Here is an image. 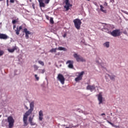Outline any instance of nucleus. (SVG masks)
<instances>
[{"label": "nucleus", "instance_id": "48", "mask_svg": "<svg viewBox=\"0 0 128 128\" xmlns=\"http://www.w3.org/2000/svg\"><path fill=\"white\" fill-rule=\"evenodd\" d=\"M30 2H32V0H30Z\"/></svg>", "mask_w": 128, "mask_h": 128}, {"label": "nucleus", "instance_id": "13", "mask_svg": "<svg viewBox=\"0 0 128 128\" xmlns=\"http://www.w3.org/2000/svg\"><path fill=\"white\" fill-rule=\"evenodd\" d=\"M21 30H22V26H20L19 28L17 27L16 29L15 30L16 33V34H17V36H18V34H20V32Z\"/></svg>", "mask_w": 128, "mask_h": 128}, {"label": "nucleus", "instance_id": "42", "mask_svg": "<svg viewBox=\"0 0 128 128\" xmlns=\"http://www.w3.org/2000/svg\"><path fill=\"white\" fill-rule=\"evenodd\" d=\"M7 4V6H8V2H6Z\"/></svg>", "mask_w": 128, "mask_h": 128}, {"label": "nucleus", "instance_id": "11", "mask_svg": "<svg viewBox=\"0 0 128 128\" xmlns=\"http://www.w3.org/2000/svg\"><path fill=\"white\" fill-rule=\"evenodd\" d=\"M86 90L92 92L94 90H96V86L94 85H88L86 88Z\"/></svg>", "mask_w": 128, "mask_h": 128}, {"label": "nucleus", "instance_id": "33", "mask_svg": "<svg viewBox=\"0 0 128 128\" xmlns=\"http://www.w3.org/2000/svg\"><path fill=\"white\" fill-rule=\"evenodd\" d=\"M30 122V126H36V123L32 122V121H31Z\"/></svg>", "mask_w": 128, "mask_h": 128}, {"label": "nucleus", "instance_id": "9", "mask_svg": "<svg viewBox=\"0 0 128 128\" xmlns=\"http://www.w3.org/2000/svg\"><path fill=\"white\" fill-rule=\"evenodd\" d=\"M74 60H68L66 62V64H68V68H74Z\"/></svg>", "mask_w": 128, "mask_h": 128}, {"label": "nucleus", "instance_id": "6", "mask_svg": "<svg viewBox=\"0 0 128 128\" xmlns=\"http://www.w3.org/2000/svg\"><path fill=\"white\" fill-rule=\"evenodd\" d=\"M111 36H114V38L120 36V30L116 29L114 30L111 33Z\"/></svg>", "mask_w": 128, "mask_h": 128}, {"label": "nucleus", "instance_id": "27", "mask_svg": "<svg viewBox=\"0 0 128 128\" xmlns=\"http://www.w3.org/2000/svg\"><path fill=\"white\" fill-rule=\"evenodd\" d=\"M34 68L35 70H38V66L36 65H34Z\"/></svg>", "mask_w": 128, "mask_h": 128}, {"label": "nucleus", "instance_id": "47", "mask_svg": "<svg viewBox=\"0 0 128 128\" xmlns=\"http://www.w3.org/2000/svg\"><path fill=\"white\" fill-rule=\"evenodd\" d=\"M50 2V0H48Z\"/></svg>", "mask_w": 128, "mask_h": 128}, {"label": "nucleus", "instance_id": "39", "mask_svg": "<svg viewBox=\"0 0 128 128\" xmlns=\"http://www.w3.org/2000/svg\"><path fill=\"white\" fill-rule=\"evenodd\" d=\"M16 28V26L14 25V26H13V28H14H14Z\"/></svg>", "mask_w": 128, "mask_h": 128}, {"label": "nucleus", "instance_id": "38", "mask_svg": "<svg viewBox=\"0 0 128 128\" xmlns=\"http://www.w3.org/2000/svg\"><path fill=\"white\" fill-rule=\"evenodd\" d=\"M32 6L33 8L34 9L36 7L34 6V4H32Z\"/></svg>", "mask_w": 128, "mask_h": 128}, {"label": "nucleus", "instance_id": "45", "mask_svg": "<svg viewBox=\"0 0 128 128\" xmlns=\"http://www.w3.org/2000/svg\"><path fill=\"white\" fill-rule=\"evenodd\" d=\"M88 0V2H90V0Z\"/></svg>", "mask_w": 128, "mask_h": 128}, {"label": "nucleus", "instance_id": "12", "mask_svg": "<svg viewBox=\"0 0 128 128\" xmlns=\"http://www.w3.org/2000/svg\"><path fill=\"white\" fill-rule=\"evenodd\" d=\"M66 6H64V8H66V10H70V6H72L70 4V0H66Z\"/></svg>", "mask_w": 128, "mask_h": 128}, {"label": "nucleus", "instance_id": "30", "mask_svg": "<svg viewBox=\"0 0 128 128\" xmlns=\"http://www.w3.org/2000/svg\"><path fill=\"white\" fill-rule=\"evenodd\" d=\"M34 77L36 80H40V77L38 76V74H35Z\"/></svg>", "mask_w": 128, "mask_h": 128}, {"label": "nucleus", "instance_id": "20", "mask_svg": "<svg viewBox=\"0 0 128 128\" xmlns=\"http://www.w3.org/2000/svg\"><path fill=\"white\" fill-rule=\"evenodd\" d=\"M39 74H44L46 72V69H40L38 70Z\"/></svg>", "mask_w": 128, "mask_h": 128}, {"label": "nucleus", "instance_id": "34", "mask_svg": "<svg viewBox=\"0 0 128 128\" xmlns=\"http://www.w3.org/2000/svg\"><path fill=\"white\" fill-rule=\"evenodd\" d=\"M28 34H26V40H28Z\"/></svg>", "mask_w": 128, "mask_h": 128}, {"label": "nucleus", "instance_id": "10", "mask_svg": "<svg viewBox=\"0 0 128 128\" xmlns=\"http://www.w3.org/2000/svg\"><path fill=\"white\" fill-rule=\"evenodd\" d=\"M102 98V93H100L98 97V99L99 102L98 104H102V102H104V100Z\"/></svg>", "mask_w": 128, "mask_h": 128}, {"label": "nucleus", "instance_id": "18", "mask_svg": "<svg viewBox=\"0 0 128 128\" xmlns=\"http://www.w3.org/2000/svg\"><path fill=\"white\" fill-rule=\"evenodd\" d=\"M24 32H25L26 34H30V32L26 28H25L24 30Z\"/></svg>", "mask_w": 128, "mask_h": 128}, {"label": "nucleus", "instance_id": "41", "mask_svg": "<svg viewBox=\"0 0 128 128\" xmlns=\"http://www.w3.org/2000/svg\"><path fill=\"white\" fill-rule=\"evenodd\" d=\"M101 116H106V114H104V113L102 114Z\"/></svg>", "mask_w": 128, "mask_h": 128}, {"label": "nucleus", "instance_id": "8", "mask_svg": "<svg viewBox=\"0 0 128 128\" xmlns=\"http://www.w3.org/2000/svg\"><path fill=\"white\" fill-rule=\"evenodd\" d=\"M84 74V71L79 72L78 76L75 78V82H80V80H82Z\"/></svg>", "mask_w": 128, "mask_h": 128}, {"label": "nucleus", "instance_id": "14", "mask_svg": "<svg viewBox=\"0 0 128 128\" xmlns=\"http://www.w3.org/2000/svg\"><path fill=\"white\" fill-rule=\"evenodd\" d=\"M39 120L42 121V120L43 118H44V113L42 112V110H40L39 112Z\"/></svg>", "mask_w": 128, "mask_h": 128}, {"label": "nucleus", "instance_id": "21", "mask_svg": "<svg viewBox=\"0 0 128 128\" xmlns=\"http://www.w3.org/2000/svg\"><path fill=\"white\" fill-rule=\"evenodd\" d=\"M104 46H106V48H110V42H106L104 44Z\"/></svg>", "mask_w": 128, "mask_h": 128}, {"label": "nucleus", "instance_id": "22", "mask_svg": "<svg viewBox=\"0 0 128 128\" xmlns=\"http://www.w3.org/2000/svg\"><path fill=\"white\" fill-rule=\"evenodd\" d=\"M100 10L102 12H106V10H104V6H102L100 5Z\"/></svg>", "mask_w": 128, "mask_h": 128}, {"label": "nucleus", "instance_id": "43", "mask_svg": "<svg viewBox=\"0 0 128 128\" xmlns=\"http://www.w3.org/2000/svg\"><path fill=\"white\" fill-rule=\"evenodd\" d=\"M6 2H8V0H6Z\"/></svg>", "mask_w": 128, "mask_h": 128}, {"label": "nucleus", "instance_id": "17", "mask_svg": "<svg viewBox=\"0 0 128 128\" xmlns=\"http://www.w3.org/2000/svg\"><path fill=\"white\" fill-rule=\"evenodd\" d=\"M8 50L9 52H14L15 50H16V46H14L13 48H8Z\"/></svg>", "mask_w": 128, "mask_h": 128}, {"label": "nucleus", "instance_id": "32", "mask_svg": "<svg viewBox=\"0 0 128 128\" xmlns=\"http://www.w3.org/2000/svg\"><path fill=\"white\" fill-rule=\"evenodd\" d=\"M108 124H110L111 126H114L116 127V126H114V124H112V122H110V121H108Z\"/></svg>", "mask_w": 128, "mask_h": 128}, {"label": "nucleus", "instance_id": "4", "mask_svg": "<svg viewBox=\"0 0 128 128\" xmlns=\"http://www.w3.org/2000/svg\"><path fill=\"white\" fill-rule=\"evenodd\" d=\"M8 122L9 124L8 128H12L14 127V120L12 118V116H10L8 118Z\"/></svg>", "mask_w": 128, "mask_h": 128}, {"label": "nucleus", "instance_id": "25", "mask_svg": "<svg viewBox=\"0 0 128 128\" xmlns=\"http://www.w3.org/2000/svg\"><path fill=\"white\" fill-rule=\"evenodd\" d=\"M109 78H110V80H114V78H116V76L112 75V76H108Z\"/></svg>", "mask_w": 128, "mask_h": 128}, {"label": "nucleus", "instance_id": "35", "mask_svg": "<svg viewBox=\"0 0 128 128\" xmlns=\"http://www.w3.org/2000/svg\"><path fill=\"white\" fill-rule=\"evenodd\" d=\"M46 18L48 20H50V16H46Z\"/></svg>", "mask_w": 128, "mask_h": 128}, {"label": "nucleus", "instance_id": "2", "mask_svg": "<svg viewBox=\"0 0 128 128\" xmlns=\"http://www.w3.org/2000/svg\"><path fill=\"white\" fill-rule=\"evenodd\" d=\"M73 22H74V26L76 30H80V26H82V21L80 20L78 18L74 19L73 20Z\"/></svg>", "mask_w": 128, "mask_h": 128}, {"label": "nucleus", "instance_id": "16", "mask_svg": "<svg viewBox=\"0 0 128 128\" xmlns=\"http://www.w3.org/2000/svg\"><path fill=\"white\" fill-rule=\"evenodd\" d=\"M8 36L6 34H0V38L1 40H7Z\"/></svg>", "mask_w": 128, "mask_h": 128}, {"label": "nucleus", "instance_id": "40", "mask_svg": "<svg viewBox=\"0 0 128 128\" xmlns=\"http://www.w3.org/2000/svg\"><path fill=\"white\" fill-rule=\"evenodd\" d=\"M24 106H25L26 110H28V107H27L26 106V105Z\"/></svg>", "mask_w": 128, "mask_h": 128}, {"label": "nucleus", "instance_id": "1", "mask_svg": "<svg viewBox=\"0 0 128 128\" xmlns=\"http://www.w3.org/2000/svg\"><path fill=\"white\" fill-rule=\"evenodd\" d=\"M34 102H32L30 103V108L27 111L23 116V122H24V126H26L28 124V116L32 114V112L34 110Z\"/></svg>", "mask_w": 128, "mask_h": 128}, {"label": "nucleus", "instance_id": "26", "mask_svg": "<svg viewBox=\"0 0 128 128\" xmlns=\"http://www.w3.org/2000/svg\"><path fill=\"white\" fill-rule=\"evenodd\" d=\"M38 64H41V66H44V62L42 61V60H39L38 62Z\"/></svg>", "mask_w": 128, "mask_h": 128}, {"label": "nucleus", "instance_id": "31", "mask_svg": "<svg viewBox=\"0 0 128 128\" xmlns=\"http://www.w3.org/2000/svg\"><path fill=\"white\" fill-rule=\"evenodd\" d=\"M16 22H18V20H13L12 21V24H16Z\"/></svg>", "mask_w": 128, "mask_h": 128}, {"label": "nucleus", "instance_id": "24", "mask_svg": "<svg viewBox=\"0 0 128 128\" xmlns=\"http://www.w3.org/2000/svg\"><path fill=\"white\" fill-rule=\"evenodd\" d=\"M56 50H58L57 48H52L51 50H50V52H56Z\"/></svg>", "mask_w": 128, "mask_h": 128}, {"label": "nucleus", "instance_id": "5", "mask_svg": "<svg viewBox=\"0 0 128 128\" xmlns=\"http://www.w3.org/2000/svg\"><path fill=\"white\" fill-rule=\"evenodd\" d=\"M38 2H39L40 8H45L46 4H50V1L48 0H38Z\"/></svg>", "mask_w": 128, "mask_h": 128}, {"label": "nucleus", "instance_id": "36", "mask_svg": "<svg viewBox=\"0 0 128 128\" xmlns=\"http://www.w3.org/2000/svg\"><path fill=\"white\" fill-rule=\"evenodd\" d=\"M66 36H67L66 33L64 34L63 35V38H66Z\"/></svg>", "mask_w": 128, "mask_h": 128}, {"label": "nucleus", "instance_id": "46", "mask_svg": "<svg viewBox=\"0 0 128 128\" xmlns=\"http://www.w3.org/2000/svg\"><path fill=\"white\" fill-rule=\"evenodd\" d=\"M0 24H2V22L0 23Z\"/></svg>", "mask_w": 128, "mask_h": 128}, {"label": "nucleus", "instance_id": "3", "mask_svg": "<svg viewBox=\"0 0 128 128\" xmlns=\"http://www.w3.org/2000/svg\"><path fill=\"white\" fill-rule=\"evenodd\" d=\"M73 56L74 58H76V62H86V60H84L82 56H80V55H78L76 53L74 54Z\"/></svg>", "mask_w": 128, "mask_h": 128}, {"label": "nucleus", "instance_id": "37", "mask_svg": "<svg viewBox=\"0 0 128 128\" xmlns=\"http://www.w3.org/2000/svg\"><path fill=\"white\" fill-rule=\"evenodd\" d=\"M10 2H11V4H14V0H10Z\"/></svg>", "mask_w": 128, "mask_h": 128}, {"label": "nucleus", "instance_id": "29", "mask_svg": "<svg viewBox=\"0 0 128 128\" xmlns=\"http://www.w3.org/2000/svg\"><path fill=\"white\" fill-rule=\"evenodd\" d=\"M4 54V50H0V56H2Z\"/></svg>", "mask_w": 128, "mask_h": 128}, {"label": "nucleus", "instance_id": "44", "mask_svg": "<svg viewBox=\"0 0 128 128\" xmlns=\"http://www.w3.org/2000/svg\"><path fill=\"white\" fill-rule=\"evenodd\" d=\"M0 2H2V0H0Z\"/></svg>", "mask_w": 128, "mask_h": 128}, {"label": "nucleus", "instance_id": "23", "mask_svg": "<svg viewBox=\"0 0 128 128\" xmlns=\"http://www.w3.org/2000/svg\"><path fill=\"white\" fill-rule=\"evenodd\" d=\"M50 24H54V18H50Z\"/></svg>", "mask_w": 128, "mask_h": 128}, {"label": "nucleus", "instance_id": "28", "mask_svg": "<svg viewBox=\"0 0 128 128\" xmlns=\"http://www.w3.org/2000/svg\"><path fill=\"white\" fill-rule=\"evenodd\" d=\"M32 120H34V118H32V116L29 117L28 122H32Z\"/></svg>", "mask_w": 128, "mask_h": 128}, {"label": "nucleus", "instance_id": "49", "mask_svg": "<svg viewBox=\"0 0 128 128\" xmlns=\"http://www.w3.org/2000/svg\"><path fill=\"white\" fill-rule=\"evenodd\" d=\"M4 0H2V1Z\"/></svg>", "mask_w": 128, "mask_h": 128}, {"label": "nucleus", "instance_id": "7", "mask_svg": "<svg viewBox=\"0 0 128 128\" xmlns=\"http://www.w3.org/2000/svg\"><path fill=\"white\" fill-rule=\"evenodd\" d=\"M57 79L58 80H59L60 82H61L62 84H64V81L66 80V79L64 78V75L62 74H58L57 77Z\"/></svg>", "mask_w": 128, "mask_h": 128}, {"label": "nucleus", "instance_id": "15", "mask_svg": "<svg viewBox=\"0 0 128 128\" xmlns=\"http://www.w3.org/2000/svg\"><path fill=\"white\" fill-rule=\"evenodd\" d=\"M107 28H106V32H107V34H111L112 35V31L110 30V24H108L107 25Z\"/></svg>", "mask_w": 128, "mask_h": 128}, {"label": "nucleus", "instance_id": "19", "mask_svg": "<svg viewBox=\"0 0 128 128\" xmlns=\"http://www.w3.org/2000/svg\"><path fill=\"white\" fill-rule=\"evenodd\" d=\"M58 50H64V52H66V48L64 47H59L58 48Z\"/></svg>", "mask_w": 128, "mask_h": 128}]
</instances>
